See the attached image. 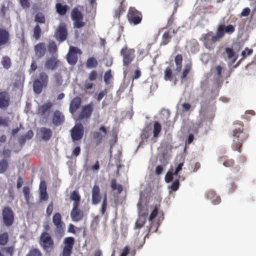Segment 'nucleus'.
Listing matches in <instances>:
<instances>
[{
	"label": "nucleus",
	"mask_w": 256,
	"mask_h": 256,
	"mask_svg": "<svg viewBox=\"0 0 256 256\" xmlns=\"http://www.w3.org/2000/svg\"><path fill=\"white\" fill-rule=\"evenodd\" d=\"M235 31V27L232 24L226 26L224 23H220L216 30V34L212 32H209L202 36L201 40L205 48L209 50H213L215 43L218 42L227 34H231Z\"/></svg>",
	"instance_id": "1"
},
{
	"label": "nucleus",
	"mask_w": 256,
	"mask_h": 256,
	"mask_svg": "<svg viewBox=\"0 0 256 256\" xmlns=\"http://www.w3.org/2000/svg\"><path fill=\"white\" fill-rule=\"evenodd\" d=\"M39 244L46 253H50L55 248L52 236L48 232H42L39 238Z\"/></svg>",
	"instance_id": "2"
},
{
	"label": "nucleus",
	"mask_w": 256,
	"mask_h": 256,
	"mask_svg": "<svg viewBox=\"0 0 256 256\" xmlns=\"http://www.w3.org/2000/svg\"><path fill=\"white\" fill-rule=\"evenodd\" d=\"M232 136L237 138H240L239 142L235 144L234 149L235 150L240 152L242 144L248 138V134L247 132H244L243 126L240 124L238 128H236L233 130Z\"/></svg>",
	"instance_id": "3"
},
{
	"label": "nucleus",
	"mask_w": 256,
	"mask_h": 256,
	"mask_svg": "<svg viewBox=\"0 0 256 256\" xmlns=\"http://www.w3.org/2000/svg\"><path fill=\"white\" fill-rule=\"evenodd\" d=\"M48 82V76L46 72H40L38 78L34 82V90L36 94H40L44 86H46Z\"/></svg>",
	"instance_id": "4"
},
{
	"label": "nucleus",
	"mask_w": 256,
	"mask_h": 256,
	"mask_svg": "<svg viewBox=\"0 0 256 256\" xmlns=\"http://www.w3.org/2000/svg\"><path fill=\"white\" fill-rule=\"evenodd\" d=\"M126 17L130 24L136 26L141 23L142 19V14L134 7L130 6L128 8Z\"/></svg>",
	"instance_id": "5"
},
{
	"label": "nucleus",
	"mask_w": 256,
	"mask_h": 256,
	"mask_svg": "<svg viewBox=\"0 0 256 256\" xmlns=\"http://www.w3.org/2000/svg\"><path fill=\"white\" fill-rule=\"evenodd\" d=\"M2 222L4 224L10 227L12 226L14 222V214L12 208L8 206L3 208L2 212Z\"/></svg>",
	"instance_id": "6"
},
{
	"label": "nucleus",
	"mask_w": 256,
	"mask_h": 256,
	"mask_svg": "<svg viewBox=\"0 0 256 256\" xmlns=\"http://www.w3.org/2000/svg\"><path fill=\"white\" fill-rule=\"evenodd\" d=\"M70 17L74 22V26L80 28L85 26L86 22L83 21L84 16L78 8H74L71 12Z\"/></svg>",
	"instance_id": "7"
},
{
	"label": "nucleus",
	"mask_w": 256,
	"mask_h": 256,
	"mask_svg": "<svg viewBox=\"0 0 256 256\" xmlns=\"http://www.w3.org/2000/svg\"><path fill=\"white\" fill-rule=\"evenodd\" d=\"M120 54L122 56L124 66H128L135 58V50L133 48H128L127 46H124L120 50Z\"/></svg>",
	"instance_id": "8"
},
{
	"label": "nucleus",
	"mask_w": 256,
	"mask_h": 256,
	"mask_svg": "<svg viewBox=\"0 0 256 256\" xmlns=\"http://www.w3.org/2000/svg\"><path fill=\"white\" fill-rule=\"evenodd\" d=\"M52 223L56 227L55 234L62 236L64 232L65 225L62 220V215L59 212L55 213L52 218Z\"/></svg>",
	"instance_id": "9"
},
{
	"label": "nucleus",
	"mask_w": 256,
	"mask_h": 256,
	"mask_svg": "<svg viewBox=\"0 0 256 256\" xmlns=\"http://www.w3.org/2000/svg\"><path fill=\"white\" fill-rule=\"evenodd\" d=\"M74 244V238L72 236L66 237L63 241L64 247L62 256H71Z\"/></svg>",
	"instance_id": "10"
},
{
	"label": "nucleus",
	"mask_w": 256,
	"mask_h": 256,
	"mask_svg": "<svg viewBox=\"0 0 256 256\" xmlns=\"http://www.w3.org/2000/svg\"><path fill=\"white\" fill-rule=\"evenodd\" d=\"M70 136L73 142L80 140L84 134V128L82 124H78L71 129Z\"/></svg>",
	"instance_id": "11"
},
{
	"label": "nucleus",
	"mask_w": 256,
	"mask_h": 256,
	"mask_svg": "<svg viewBox=\"0 0 256 256\" xmlns=\"http://www.w3.org/2000/svg\"><path fill=\"white\" fill-rule=\"evenodd\" d=\"M81 54V50L78 48L70 46V50L66 55L68 62L71 65H74L78 62V58L77 54Z\"/></svg>",
	"instance_id": "12"
},
{
	"label": "nucleus",
	"mask_w": 256,
	"mask_h": 256,
	"mask_svg": "<svg viewBox=\"0 0 256 256\" xmlns=\"http://www.w3.org/2000/svg\"><path fill=\"white\" fill-rule=\"evenodd\" d=\"M108 132V129L106 126H101L98 131H94L92 132V136L96 146L102 144L105 136L107 134Z\"/></svg>",
	"instance_id": "13"
},
{
	"label": "nucleus",
	"mask_w": 256,
	"mask_h": 256,
	"mask_svg": "<svg viewBox=\"0 0 256 256\" xmlns=\"http://www.w3.org/2000/svg\"><path fill=\"white\" fill-rule=\"evenodd\" d=\"M54 104L50 102H46V103L40 105L38 107V112L40 114L42 117L44 118H48L50 114L51 109Z\"/></svg>",
	"instance_id": "14"
},
{
	"label": "nucleus",
	"mask_w": 256,
	"mask_h": 256,
	"mask_svg": "<svg viewBox=\"0 0 256 256\" xmlns=\"http://www.w3.org/2000/svg\"><path fill=\"white\" fill-rule=\"evenodd\" d=\"M62 65V62L56 57L48 59L44 63V67L48 70H54Z\"/></svg>",
	"instance_id": "15"
},
{
	"label": "nucleus",
	"mask_w": 256,
	"mask_h": 256,
	"mask_svg": "<svg viewBox=\"0 0 256 256\" xmlns=\"http://www.w3.org/2000/svg\"><path fill=\"white\" fill-rule=\"evenodd\" d=\"M92 105L91 103L83 107L78 116L79 121L81 122L84 119H88L90 118L93 110Z\"/></svg>",
	"instance_id": "16"
},
{
	"label": "nucleus",
	"mask_w": 256,
	"mask_h": 256,
	"mask_svg": "<svg viewBox=\"0 0 256 256\" xmlns=\"http://www.w3.org/2000/svg\"><path fill=\"white\" fill-rule=\"evenodd\" d=\"M80 206H73L70 212V217L72 221L78 222L81 220L84 216L82 211L79 208Z\"/></svg>",
	"instance_id": "17"
},
{
	"label": "nucleus",
	"mask_w": 256,
	"mask_h": 256,
	"mask_svg": "<svg viewBox=\"0 0 256 256\" xmlns=\"http://www.w3.org/2000/svg\"><path fill=\"white\" fill-rule=\"evenodd\" d=\"M34 54L38 59L42 58L46 52V48L44 42H39L34 47Z\"/></svg>",
	"instance_id": "18"
},
{
	"label": "nucleus",
	"mask_w": 256,
	"mask_h": 256,
	"mask_svg": "<svg viewBox=\"0 0 256 256\" xmlns=\"http://www.w3.org/2000/svg\"><path fill=\"white\" fill-rule=\"evenodd\" d=\"M64 116L60 110H55L52 117V122L54 126H60L64 123Z\"/></svg>",
	"instance_id": "19"
},
{
	"label": "nucleus",
	"mask_w": 256,
	"mask_h": 256,
	"mask_svg": "<svg viewBox=\"0 0 256 256\" xmlns=\"http://www.w3.org/2000/svg\"><path fill=\"white\" fill-rule=\"evenodd\" d=\"M67 35L68 32L66 28L64 26H60L58 27L54 36L58 42H62L66 40Z\"/></svg>",
	"instance_id": "20"
},
{
	"label": "nucleus",
	"mask_w": 256,
	"mask_h": 256,
	"mask_svg": "<svg viewBox=\"0 0 256 256\" xmlns=\"http://www.w3.org/2000/svg\"><path fill=\"white\" fill-rule=\"evenodd\" d=\"M92 203L96 204L100 202L101 196L100 194V188L98 186L94 185L92 189Z\"/></svg>",
	"instance_id": "21"
},
{
	"label": "nucleus",
	"mask_w": 256,
	"mask_h": 256,
	"mask_svg": "<svg viewBox=\"0 0 256 256\" xmlns=\"http://www.w3.org/2000/svg\"><path fill=\"white\" fill-rule=\"evenodd\" d=\"M82 100L80 97L74 98L70 102L69 110L72 114H74L80 106Z\"/></svg>",
	"instance_id": "22"
},
{
	"label": "nucleus",
	"mask_w": 256,
	"mask_h": 256,
	"mask_svg": "<svg viewBox=\"0 0 256 256\" xmlns=\"http://www.w3.org/2000/svg\"><path fill=\"white\" fill-rule=\"evenodd\" d=\"M10 40V34L6 29L0 28V48L6 45Z\"/></svg>",
	"instance_id": "23"
},
{
	"label": "nucleus",
	"mask_w": 256,
	"mask_h": 256,
	"mask_svg": "<svg viewBox=\"0 0 256 256\" xmlns=\"http://www.w3.org/2000/svg\"><path fill=\"white\" fill-rule=\"evenodd\" d=\"M10 104L8 95L6 92H0V108H6Z\"/></svg>",
	"instance_id": "24"
},
{
	"label": "nucleus",
	"mask_w": 256,
	"mask_h": 256,
	"mask_svg": "<svg viewBox=\"0 0 256 256\" xmlns=\"http://www.w3.org/2000/svg\"><path fill=\"white\" fill-rule=\"evenodd\" d=\"M52 130L48 128L42 127L40 130V134L42 138L44 141H48L52 136Z\"/></svg>",
	"instance_id": "25"
},
{
	"label": "nucleus",
	"mask_w": 256,
	"mask_h": 256,
	"mask_svg": "<svg viewBox=\"0 0 256 256\" xmlns=\"http://www.w3.org/2000/svg\"><path fill=\"white\" fill-rule=\"evenodd\" d=\"M56 12L58 14L64 16L69 10V7L66 4L63 5L61 3H56Z\"/></svg>",
	"instance_id": "26"
},
{
	"label": "nucleus",
	"mask_w": 256,
	"mask_h": 256,
	"mask_svg": "<svg viewBox=\"0 0 256 256\" xmlns=\"http://www.w3.org/2000/svg\"><path fill=\"white\" fill-rule=\"evenodd\" d=\"M70 200L74 201L73 206H80V196L78 191L74 190L70 193Z\"/></svg>",
	"instance_id": "27"
},
{
	"label": "nucleus",
	"mask_w": 256,
	"mask_h": 256,
	"mask_svg": "<svg viewBox=\"0 0 256 256\" xmlns=\"http://www.w3.org/2000/svg\"><path fill=\"white\" fill-rule=\"evenodd\" d=\"M174 62L176 65L175 70L180 72L182 68V56L180 54H177L174 58Z\"/></svg>",
	"instance_id": "28"
},
{
	"label": "nucleus",
	"mask_w": 256,
	"mask_h": 256,
	"mask_svg": "<svg viewBox=\"0 0 256 256\" xmlns=\"http://www.w3.org/2000/svg\"><path fill=\"white\" fill-rule=\"evenodd\" d=\"M174 74L170 66H168L164 70V80L166 81H172Z\"/></svg>",
	"instance_id": "29"
},
{
	"label": "nucleus",
	"mask_w": 256,
	"mask_h": 256,
	"mask_svg": "<svg viewBox=\"0 0 256 256\" xmlns=\"http://www.w3.org/2000/svg\"><path fill=\"white\" fill-rule=\"evenodd\" d=\"M98 66V62L96 58L91 57L87 60L86 67L88 68H96Z\"/></svg>",
	"instance_id": "30"
},
{
	"label": "nucleus",
	"mask_w": 256,
	"mask_h": 256,
	"mask_svg": "<svg viewBox=\"0 0 256 256\" xmlns=\"http://www.w3.org/2000/svg\"><path fill=\"white\" fill-rule=\"evenodd\" d=\"M110 186L113 190H117L118 192L120 194L123 190L122 185L116 184V180L115 178H113L110 182Z\"/></svg>",
	"instance_id": "31"
},
{
	"label": "nucleus",
	"mask_w": 256,
	"mask_h": 256,
	"mask_svg": "<svg viewBox=\"0 0 256 256\" xmlns=\"http://www.w3.org/2000/svg\"><path fill=\"white\" fill-rule=\"evenodd\" d=\"M1 64L4 69H9L12 65L10 58L8 56H3L2 58Z\"/></svg>",
	"instance_id": "32"
},
{
	"label": "nucleus",
	"mask_w": 256,
	"mask_h": 256,
	"mask_svg": "<svg viewBox=\"0 0 256 256\" xmlns=\"http://www.w3.org/2000/svg\"><path fill=\"white\" fill-rule=\"evenodd\" d=\"M222 67L220 66H217L215 68V70L216 72L217 77L216 78V80L219 86L222 82Z\"/></svg>",
	"instance_id": "33"
},
{
	"label": "nucleus",
	"mask_w": 256,
	"mask_h": 256,
	"mask_svg": "<svg viewBox=\"0 0 256 256\" xmlns=\"http://www.w3.org/2000/svg\"><path fill=\"white\" fill-rule=\"evenodd\" d=\"M162 130L161 124L158 122H156L154 124L153 135L154 137L156 138L158 136Z\"/></svg>",
	"instance_id": "34"
},
{
	"label": "nucleus",
	"mask_w": 256,
	"mask_h": 256,
	"mask_svg": "<svg viewBox=\"0 0 256 256\" xmlns=\"http://www.w3.org/2000/svg\"><path fill=\"white\" fill-rule=\"evenodd\" d=\"M9 240L8 234L6 232H4L0 234V246H6Z\"/></svg>",
	"instance_id": "35"
},
{
	"label": "nucleus",
	"mask_w": 256,
	"mask_h": 256,
	"mask_svg": "<svg viewBox=\"0 0 256 256\" xmlns=\"http://www.w3.org/2000/svg\"><path fill=\"white\" fill-rule=\"evenodd\" d=\"M42 34V29L38 24H36L34 28L33 37L36 40H39Z\"/></svg>",
	"instance_id": "36"
},
{
	"label": "nucleus",
	"mask_w": 256,
	"mask_h": 256,
	"mask_svg": "<svg viewBox=\"0 0 256 256\" xmlns=\"http://www.w3.org/2000/svg\"><path fill=\"white\" fill-rule=\"evenodd\" d=\"M192 69V64H188L184 66V68L183 70L182 74L180 76V78L182 80L185 79L188 74L190 73V70Z\"/></svg>",
	"instance_id": "37"
},
{
	"label": "nucleus",
	"mask_w": 256,
	"mask_h": 256,
	"mask_svg": "<svg viewBox=\"0 0 256 256\" xmlns=\"http://www.w3.org/2000/svg\"><path fill=\"white\" fill-rule=\"evenodd\" d=\"M170 32V30L165 32L162 37L161 45H166L168 44L171 38Z\"/></svg>",
	"instance_id": "38"
},
{
	"label": "nucleus",
	"mask_w": 256,
	"mask_h": 256,
	"mask_svg": "<svg viewBox=\"0 0 256 256\" xmlns=\"http://www.w3.org/2000/svg\"><path fill=\"white\" fill-rule=\"evenodd\" d=\"M26 256H42V254L38 248H32Z\"/></svg>",
	"instance_id": "39"
},
{
	"label": "nucleus",
	"mask_w": 256,
	"mask_h": 256,
	"mask_svg": "<svg viewBox=\"0 0 256 256\" xmlns=\"http://www.w3.org/2000/svg\"><path fill=\"white\" fill-rule=\"evenodd\" d=\"M8 162L5 159L0 160V174L4 172L8 169Z\"/></svg>",
	"instance_id": "40"
},
{
	"label": "nucleus",
	"mask_w": 256,
	"mask_h": 256,
	"mask_svg": "<svg viewBox=\"0 0 256 256\" xmlns=\"http://www.w3.org/2000/svg\"><path fill=\"white\" fill-rule=\"evenodd\" d=\"M112 78V72L110 70H107L104 74V81L106 84H109L110 82V80Z\"/></svg>",
	"instance_id": "41"
},
{
	"label": "nucleus",
	"mask_w": 256,
	"mask_h": 256,
	"mask_svg": "<svg viewBox=\"0 0 256 256\" xmlns=\"http://www.w3.org/2000/svg\"><path fill=\"white\" fill-rule=\"evenodd\" d=\"M34 21L36 22L44 24L46 22V19L42 13H38L35 16Z\"/></svg>",
	"instance_id": "42"
},
{
	"label": "nucleus",
	"mask_w": 256,
	"mask_h": 256,
	"mask_svg": "<svg viewBox=\"0 0 256 256\" xmlns=\"http://www.w3.org/2000/svg\"><path fill=\"white\" fill-rule=\"evenodd\" d=\"M220 161L223 162V165L226 167H232L234 164V162L232 159L224 160L223 158H220Z\"/></svg>",
	"instance_id": "43"
},
{
	"label": "nucleus",
	"mask_w": 256,
	"mask_h": 256,
	"mask_svg": "<svg viewBox=\"0 0 256 256\" xmlns=\"http://www.w3.org/2000/svg\"><path fill=\"white\" fill-rule=\"evenodd\" d=\"M48 48L50 53H54L58 50L56 44L54 41L49 42L48 44Z\"/></svg>",
	"instance_id": "44"
},
{
	"label": "nucleus",
	"mask_w": 256,
	"mask_h": 256,
	"mask_svg": "<svg viewBox=\"0 0 256 256\" xmlns=\"http://www.w3.org/2000/svg\"><path fill=\"white\" fill-rule=\"evenodd\" d=\"M98 75L96 70H93L88 74V80L90 82L96 80Z\"/></svg>",
	"instance_id": "45"
},
{
	"label": "nucleus",
	"mask_w": 256,
	"mask_h": 256,
	"mask_svg": "<svg viewBox=\"0 0 256 256\" xmlns=\"http://www.w3.org/2000/svg\"><path fill=\"white\" fill-rule=\"evenodd\" d=\"M107 206V196L106 194H105L104 196V200L102 202V206H101V213L102 214H104L106 210Z\"/></svg>",
	"instance_id": "46"
},
{
	"label": "nucleus",
	"mask_w": 256,
	"mask_h": 256,
	"mask_svg": "<svg viewBox=\"0 0 256 256\" xmlns=\"http://www.w3.org/2000/svg\"><path fill=\"white\" fill-rule=\"evenodd\" d=\"M145 224V220L142 218H139L135 224V228L139 229L141 228Z\"/></svg>",
	"instance_id": "47"
},
{
	"label": "nucleus",
	"mask_w": 256,
	"mask_h": 256,
	"mask_svg": "<svg viewBox=\"0 0 256 256\" xmlns=\"http://www.w3.org/2000/svg\"><path fill=\"white\" fill-rule=\"evenodd\" d=\"M6 252L9 254L10 256H13L14 252V246H10L5 247L3 249Z\"/></svg>",
	"instance_id": "48"
},
{
	"label": "nucleus",
	"mask_w": 256,
	"mask_h": 256,
	"mask_svg": "<svg viewBox=\"0 0 256 256\" xmlns=\"http://www.w3.org/2000/svg\"><path fill=\"white\" fill-rule=\"evenodd\" d=\"M54 76L57 86H60L62 82V74L60 73H56Z\"/></svg>",
	"instance_id": "49"
},
{
	"label": "nucleus",
	"mask_w": 256,
	"mask_h": 256,
	"mask_svg": "<svg viewBox=\"0 0 256 256\" xmlns=\"http://www.w3.org/2000/svg\"><path fill=\"white\" fill-rule=\"evenodd\" d=\"M108 93V90L106 89H104L102 91H100L98 94L96 96V100L98 102H100L102 98L106 95Z\"/></svg>",
	"instance_id": "50"
},
{
	"label": "nucleus",
	"mask_w": 256,
	"mask_h": 256,
	"mask_svg": "<svg viewBox=\"0 0 256 256\" xmlns=\"http://www.w3.org/2000/svg\"><path fill=\"white\" fill-rule=\"evenodd\" d=\"M179 186V180L176 179L174 182H172L171 186H170V188L173 191H176L178 189Z\"/></svg>",
	"instance_id": "51"
},
{
	"label": "nucleus",
	"mask_w": 256,
	"mask_h": 256,
	"mask_svg": "<svg viewBox=\"0 0 256 256\" xmlns=\"http://www.w3.org/2000/svg\"><path fill=\"white\" fill-rule=\"evenodd\" d=\"M174 176H175L174 174V172L172 173V172H170V171L168 172L165 176V181L167 183L171 182L173 180Z\"/></svg>",
	"instance_id": "52"
},
{
	"label": "nucleus",
	"mask_w": 256,
	"mask_h": 256,
	"mask_svg": "<svg viewBox=\"0 0 256 256\" xmlns=\"http://www.w3.org/2000/svg\"><path fill=\"white\" fill-rule=\"evenodd\" d=\"M158 208L156 206H155L153 210L151 212L150 217H149V220L152 221L158 215Z\"/></svg>",
	"instance_id": "53"
},
{
	"label": "nucleus",
	"mask_w": 256,
	"mask_h": 256,
	"mask_svg": "<svg viewBox=\"0 0 256 256\" xmlns=\"http://www.w3.org/2000/svg\"><path fill=\"white\" fill-rule=\"evenodd\" d=\"M226 52L228 59H231L234 57V52L232 48H226Z\"/></svg>",
	"instance_id": "54"
},
{
	"label": "nucleus",
	"mask_w": 256,
	"mask_h": 256,
	"mask_svg": "<svg viewBox=\"0 0 256 256\" xmlns=\"http://www.w3.org/2000/svg\"><path fill=\"white\" fill-rule=\"evenodd\" d=\"M253 52V50L252 49L248 48H246L242 52V55L244 58H246L250 54H251Z\"/></svg>",
	"instance_id": "55"
},
{
	"label": "nucleus",
	"mask_w": 256,
	"mask_h": 256,
	"mask_svg": "<svg viewBox=\"0 0 256 256\" xmlns=\"http://www.w3.org/2000/svg\"><path fill=\"white\" fill-rule=\"evenodd\" d=\"M54 210V204L52 202H51L48 205L46 208V214L48 216H50L52 212Z\"/></svg>",
	"instance_id": "56"
},
{
	"label": "nucleus",
	"mask_w": 256,
	"mask_h": 256,
	"mask_svg": "<svg viewBox=\"0 0 256 256\" xmlns=\"http://www.w3.org/2000/svg\"><path fill=\"white\" fill-rule=\"evenodd\" d=\"M23 192L26 200H28L30 199V190L28 186H24L23 188Z\"/></svg>",
	"instance_id": "57"
},
{
	"label": "nucleus",
	"mask_w": 256,
	"mask_h": 256,
	"mask_svg": "<svg viewBox=\"0 0 256 256\" xmlns=\"http://www.w3.org/2000/svg\"><path fill=\"white\" fill-rule=\"evenodd\" d=\"M90 81L86 80L84 84V90H90L93 88L94 84L90 82Z\"/></svg>",
	"instance_id": "58"
},
{
	"label": "nucleus",
	"mask_w": 256,
	"mask_h": 256,
	"mask_svg": "<svg viewBox=\"0 0 256 256\" xmlns=\"http://www.w3.org/2000/svg\"><path fill=\"white\" fill-rule=\"evenodd\" d=\"M80 146H76L72 150V156L76 157L78 156L80 153Z\"/></svg>",
	"instance_id": "59"
},
{
	"label": "nucleus",
	"mask_w": 256,
	"mask_h": 256,
	"mask_svg": "<svg viewBox=\"0 0 256 256\" xmlns=\"http://www.w3.org/2000/svg\"><path fill=\"white\" fill-rule=\"evenodd\" d=\"M250 12V10L249 8H246L242 10L240 16V17L248 16Z\"/></svg>",
	"instance_id": "60"
},
{
	"label": "nucleus",
	"mask_w": 256,
	"mask_h": 256,
	"mask_svg": "<svg viewBox=\"0 0 256 256\" xmlns=\"http://www.w3.org/2000/svg\"><path fill=\"white\" fill-rule=\"evenodd\" d=\"M40 197L41 200L46 201L48 198V195L46 192H40Z\"/></svg>",
	"instance_id": "61"
},
{
	"label": "nucleus",
	"mask_w": 256,
	"mask_h": 256,
	"mask_svg": "<svg viewBox=\"0 0 256 256\" xmlns=\"http://www.w3.org/2000/svg\"><path fill=\"white\" fill-rule=\"evenodd\" d=\"M19 2L24 8H28L30 6L28 0H19Z\"/></svg>",
	"instance_id": "62"
},
{
	"label": "nucleus",
	"mask_w": 256,
	"mask_h": 256,
	"mask_svg": "<svg viewBox=\"0 0 256 256\" xmlns=\"http://www.w3.org/2000/svg\"><path fill=\"white\" fill-rule=\"evenodd\" d=\"M98 223H99V216H96L94 218L90 226L96 228L98 226Z\"/></svg>",
	"instance_id": "63"
},
{
	"label": "nucleus",
	"mask_w": 256,
	"mask_h": 256,
	"mask_svg": "<svg viewBox=\"0 0 256 256\" xmlns=\"http://www.w3.org/2000/svg\"><path fill=\"white\" fill-rule=\"evenodd\" d=\"M216 192L213 190H209L206 193V197L208 198H209L212 200L213 198H215L216 196Z\"/></svg>",
	"instance_id": "64"
}]
</instances>
